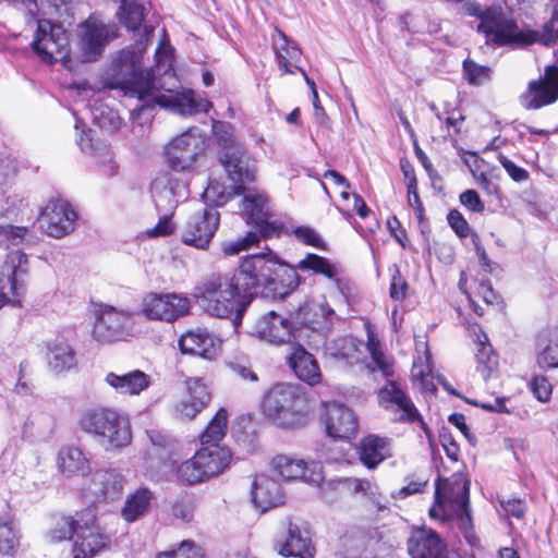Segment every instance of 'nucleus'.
Masks as SVG:
<instances>
[{
  "label": "nucleus",
  "instance_id": "22",
  "mask_svg": "<svg viewBox=\"0 0 558 558\" xmlns=\"http://www.w3.org/2000/svg\"><path fill=\"white\" fill-rule=\"evenodd\" d=\"M429 515L440 521L456 519L458 523L461 522L463 515H471L469 490H435Z\"/></svg>",
  "mask_w": 558,
  "mask_h": 558
},
{
  "label": "nucleus",
  "instance_id": "9",
  "mask_svg": "<svg viewBox=\"0 0 558 558\" xmlns=\"http://www.w3.org/2000/svg\"><path fill=\"white\" fill-rule=\"evenodd\" d=\"M33 51L46 63L70 61V38L60 23L48 19L37 21V29L32 41Z\"/></svg>",
  "mask_w": 558,
  "mask_h": 558
},
{
  "label": "nucleus",
  "instance_id": "26",
  "mask_svg": "<svg viewBox=\"0 0 558 558\" xmlns=\"http://www.w3.org/2000/svg\"><path fill=\"white\" fill-rule=\"evenodd\" d=\"M185 386L189 397L177 404L175 412L181 418L192 420L209 404L211 396L201 378H189Z\"/></svg>",
  "mask_w": 558,
  "mask_h": 558
},
{
  "label": "nucleus",
  "instance_id": "35",
  "mask_svg": "<svg viewBox=\"0 0 558 558\" xmlns=\"http://www.w3.org/2000/svg\"><path fill=\"white\" fill-rule=\"evenodd\" d=\"M83 517H85V510L77 511L74 515L60 514L52 517L48 537L56 543L74 539Z\"/></svg>",
  "mask_w": 558,
  "mask_h": 558
},
{
  "label": "nucleus",
  "instance_id": "55",
  "mask_svg": "<svg viewBox=\"0 0 558 558\" xmlns=\"http://www.w3.org/2000/svg\"><path fill=\"white\" fill-rule=\"evenodd\" d=\"M94 120L102 129L117 130L120 126V118L109 108H96L93 111Z\"/></svg>",
  "mask_w": 558,
  "mask_h": 558
},
{
  "label": "nucleus",
  "instance_id": "34",
  "mask_svg": "<svg viewBox=\"0 0 558 558\" xmlns=\"http://www.w3.org/2000/svg\"><path fill=\"white\" fill-rule=\"evenodd\" d=\"M359 453L361 462L374 469L390 456V446L385 438L368 436L361 441Z\"/></svg>",
  "mask_w": 558,
  "mask_h": 558
},
{
  "label": "nucleus",
  "instance_id": "8",
  "mask_svg": "<svg viewBox=\"0 0 558 558\" xmlns=\"http://www.w3.org/2000/svg\"><path fill=\"white\" fill-rule=\"evenodd\" d=\"M93 338L100 343L125 341L134 335L135 313L107 303H98L94 310Z\"/></svg>",
  "mask_w": 558,
  "mask_h": 558
},
{
  "label": "nucleus",
  "instance_id": "52",
  "mask_svg": "<svg viewBox=\"0 0 558 558\" xmlns=\"http://www.w3.org/2000/svg\"><path fill=\"white\" fill-rule=\"evenodd\" d=\"M28 232L26 227L0 226V246L9 248L21 244Z\"/></svg>",
  "mask_w": 558,
  "mask_h": 558
},
{
  "label": "nucleus",
  "instance_id": "39",
  "mask_svg": "<svg viewBox=\"0 0 558 558\" xmlns=\"http://www.w3.org/2000/svg\"><path fill=\"white\" fill-rule=\"evenodd\" d=\"M228 429V412L221 408L217 411L205 430L201 434V445L221 446L220 441L225 438Z\"/></svg>",
  "mask_w": 558,
  "mask_h": 558
},
{
  "label": "nucleus",
  "instance_id": "27",
  "mask_svg": "<svg viewBox=\"0 0 558 558\" xmlns=\"http://www.w3.org/2000/svg\"><path fill=\"white\" fill-rule=\"evenodd\" d=\"M379 403L389 409L395 405L396 410L400 412V421H421L420 414L411 401V399L403 392V390L393 380H389L378 392Z\"/></svg>",
  "mask_w": 558,
  "mask_h": 558
},
{
  "label": "nucleus",
  "instance_id": "20",
  "mask_svg": "<svg viewBox=\"0 0 558 558\" xmlns=\"http://www.w3.org/2000/svg\"><path fill=\"white\" fill-rule=\"evenodd\" d=\"M322 422L332 438H350L357 432V421L350 408L339 402L322 403Z\"/></svg>",
  "mask_w": 558,
  "mask_h": 558
},
{
  "label": "nucleus",
  "instance_id": "21",
  "mask_svg": "<svg viewBox=\"0 0 558 558\" xmlns=\"http://www.w3.org/2000/svg\"><path fill=\"white\" fill-rule=\"evenodd\" d=\"M558 99V66L548 65L544 75L529 83L527 90L521 96V104L526 109H538Z\"/></svg>",
  "mask_w": 558,
  "mask_h": 558
},
{
  "label": "nucleus",
  "instance_id": "17",
  "mask_svg": "<svg viewBox=\"0 0 558 558\" xmlns=\"http://www.w3.org/2000/svg\"><path fill=\"white\" fill-rule=\"evenodd\" d=\"M218 160L223 168L227 178L232 182L234 195L245 193V184L252 183L256 179V165L245 147L219 153Z\"/></svg>",
  "mask_w": 558,
  "mask_h": 558
},
{
  "label": "nucleus",
  "instance_id": "30",
  "mask_svg": "<svg viewBox=\"0 0 558 558\" xmlns=\"http://www.w3.org/2000/svg\"><path fill=\"white\" fill-rule=\"evenodd\" d=\"M105 383L120 395L137 396L150 385V377L143 371L134 369L124 374L110 372Z\"/></svg>",
  "mask_w": 558,
  "mask_h": 558
},
{
  "label": "nucleus",
  "instance_id": "18",
  "mask_svg": "<svg viewBox=\"0 0 558 558\" xmlns=\"http://www.w3.org/2000/svg\"><path fill=\"white\" fill-rule=\"evenodd\" d=\"M76 211L64 199L50 201L40 214L41 228L53 238L60 239L74 230Z\"/></svg>",
  "mask_w": 558,
  "mask_h": 558
},
{
  "label": "nucleus",
  "instance_id": "64",
  "mask_svg": "<svg viewBox=\"0 0 558 558\" xmlns=\"http://www.w3.org/2000/svg\"><path fill=\"white\" fill-rule=\"evenodd\" d=\"M501 508L512 517L521 519L525 512V504L521 499L499 497Z\"/></svg>",
  "mask_w": 558,
  "mask_h": 558
},
{
  "label": "nucleus",
  "instance_id": "56",
  "mask_svg": "<svg viewBox=\"0 0 558 558\" xmlns=\"http://www.w3.org/2000/svg\"><path fill=\"white\" fill-rule=\"evenodd\" d=\"M95 158L105 175L112 177L116 174L118 166L113 160L112 153L106 146L95 148Z\"/></svg>",
  "mask_w": 558,
  "mask_h": 558
},
{
  "label": "nucleus",
  "instance_id": "10",
  "mask_svg": "<svg viewBox=\"0 0 558 558\" xmlns=\"http://www.w3.org/2000/svg\"><path fill=\"white\" fill-rule=\"evenodd\" d=\"M470 13L481 19L477 31L485 35L486 41L506 45L521 40L517 25L504 12L501 7L482 9L478 4L470 7Z\"/></svg>",
  "mask_w": 558,
  "mask_h": 558
},
{
  "label": "nucleus",
  "instance_id": "54",
  "mask_svg": "<svg viewBox=\"0 0 558 558\" xmlns=\"http://www.w3.org/2000/svg\"><path fill=\"white\" fill-rule=\"evenodd\" d=\"M258 235L256 232H248L245 236L239 238L234 241H227L222 244V252L225 255H236L242 251L247 250L252 245L258 242Z\"/></svg>",
  "mask_w": 558,
  "mask_h": 558
},
{
  "label": "nucleus",
  "instance_id": "63",
  "mask_svg": "<svg viewBox=\"0 0 558 558\" xmlns=\"http://www.w3.org/2000/svg\"><path fill=\"white\" fill-rule=\"evenodd\" d=\"M497 158L512 180L517 182H522L529 178V172L525 169L514 165L505 155L499 154Z\"/></svg>",
  "mask_w": 558,
  "mask_h": 558
},
{
  "label": "nucleus",
  "instance_id": "2",
  "mask_svg": "<svg viewBox=\"0 0 558 558\" xmlns=\"http://www.w3.org/2000/svg\"><path fill=\"white\" fill-rule=\"evenodd\" d=\"M199 306L210 316L231 317L236 326L241 323L247 305V296L235 288L231 278L211 275L195 287Z\"/></svg>",
  "mask_w": 558,
  "mask_h": 558
},
{
  "label": "nucleus",
  "instance_id": "36",
  "mask_svg": "<svg viewBox=\"0 0 558 558\" xmlns=\"http://www.w3.org/2000/svg\"><path fill=\"white\" fill-rule=\"evenodd\" d=\"M274 281L276 291L269 293V298H283L294 291L300 284V277L296 269L280 262L276 255V267H274Z\"/></svg>",
  "mask_w": 558,
  "mask_h": 558
},
{
  "label": "nucleus",
  "instance_id": "16",
  "mask_svg": "<svg viewBox=\"0 0 558 558\" xmlns=\"http://www.w3.org/2000/svg\"><path fill=\"white\" fill-rule=\"evenodd\" d=\"M204 149L203 137L196 133V130L190 129L166 146L168 165L173 171L191 170Z\"/></svg>",
  "mask_w": 558,
  "mask_h": 558
},
{
  "label": "nucleus",
  "instance_id": "12",
  "mask_svg": "<svg viewBox=\"0 0 558 558\" xmlns=\"http://www.w3.org/2000/svg\"><path fill=\"white\" fill-rule=\"evenodd\" d=\"M81 521L72 545L73 556L75 558H94L108 550L111 545V536L97 524L95 509H85V517Z\"/></svg>",
  "mask_w": 558,
  "mask_h": 558
},
{
  "label": "nucleus",
  "instance_id": "6",
  "mask_svg": "<svg viewBox=\"0 0 558 558\" xmlns=\"http://www.w3.org/2000/svg\"><path fill=\"white\" fill-rule=\"evenodd\" d=\"M274 267H276L275 254L248 255L242 259L230 278L235 288L247 296V302L251 303L257 294L269 298V293L276 291Z\"/></svg>",
  "mask_w": 558,
  "mask_h": 558
},
{
  "label": "nucleus",
  "instance_id": "24",
  "mask_svg": "<svg viewBox=\"0 0 558 558\" xmlns=\"http://www.w3.org/2000/svg\"><path fill=\"white\" fill-rule=\"evenodd\" d=\"M275 548L283 557L314 558L315 548L308 531L291 520L287 523V537L277 541Z\"/></svg>",
  "mask_w": 558,
  "mask_h": 558
},
{
  "label": "nucleus",
  "instance_id": "49",
  "mask_svg": "<svg viewBox=\"0 0 558 558\" xmlns=\"http://www.w3.org/2000/svg\"><path fill=\"white\" fill-rule=\"evenodd\" d=\"M95 485H100L102 488H123L126 484L123 474L117 469L98 470L93 475Z\"/></svg>",
  "mask_w": 558,
  "mask_h": 558
},
{
  "label": "nucleus",
  "instance_id": "28",
  "mask_svg": "<svg viewBox=\"0 0 558 558\" xmlns=\"http://www.w3.org/2000/svg\"><path fill=\"white\" fill-rule=\"evenodd\" d=\"M183 353L199 355L213 360L219 351V341L206 330L187 331L179 339Z\"/></svg>",
  "mask_w": 558,
  "mask_h": 558
},
{
  "label": "nucleus",
  "instance_id": "38",
  "mask_svg": "<svg viewBox=\"0 0 558 558\" xmlns=\"http://www.w3.org/2000/svg\"><path fill=\"white\" fill-rule=\"evenodd\" d=\"M151 499L150 490H134L126 496L124 506L121 508V517L128 523L140 520L147 513Z\"/></svg>",
  "mask_w": 558,
  "mask_h": 558
},
{
  "label": "nucleus",
  "instance_id": "41",
  "mask_svg": "<svg viewBox=\"0 0 558 558\" xmlns=\"http://www.w3.org/2000/svg\"><path fill=\"white\" fill-rule=\"evenodd\" d=\"M179 480L186 485H197L211 478L205 465L194 454L191 459L182 462L177 470Z\"/></svg>",
  "mask_w": 558,
  "mask_h": 558
},
{
  "label": "nucleus",
  "instance_id": "13",
  "mask_svg": "<svg viewBox=\"0 0 558 558\" xmlns=\"http://www.w3.org/2000/svg\"><path fill=\"white\" fill-rule=\"evenodd\" d=\"M117 36L116 27L90 16L80 25L76 58L94 62L100 58L109 41Z\"/></svg>",
  "mask_w": 558,
  "mask_h": 558
},
{
  "label": "nucleus",
  "instance_id": "50",
  "mask_svg": "<svg viewBox=\"0 0 558 558\" xmlns=\"http://www.w3.org/2000/svg\"><path fill=\"white\" fill-rule=\"evenodd\" d=\"M490 72V68L477 64L471 59L463 61L464 77L472 85H482L489 81Z\"/></svg>",
  "mask_w": 558,
  "mask_h": 558
},
{
  "label": "nucleus",
  "instance_id": "43",
  "mask_svg": "<svg viewBox=\"0 0 558 558\" xmlns=\"http://www.w3.org/2000/svg\"><path fill=\"white\" fill-rule=\"evenodd\" d=\"M286 500L283 490H251V501L260 513L284 505Z\"/></svg>",
  "mask_w": 558,
  "mask_h": 558
},
{
  "label": "nucleus",
  "instance_id": "15",
  "mask_svg": "<svg viewBox=\"0 0 558 558\" xmlns=\"http://www.w3.org/2000/svg\"><path fill=\"white\" fill-rule=\"evenodd\" d=\"M27 274V256L22 251L9 253L0 272V298L4 302L20 304V299L25 292Z\"/></svg>",
  "mask_w": 558,
  "mask_h": 558
},
{
  "label": "nucleus",
  "instance_id": "59",
  "mask_svg": "<svg viewBox=\"0 0 558 558\" xmlns=\"http://www.w3.org/2000/svg\"><path fill=\"white\" fill-rule=\"evenodd\" d=\"M447 220L459 238H466L470 234V226L459 210H450Z\"/></svg>",
  "mask_w": 558,
  "mask_h": 558
},
{
  "label": "nucleus",
  "instance_id": "31",
  "mask_svg": "<svg viewBox=\"0 0 558 558\" xmlns=\"http://www.w3.org/2000/svg\"><path fill=\"white\" fill-rule=\"evenodd\" d=\"M59 472L66 476L86 475L90 468L83 450L75 446L62 447L57 457Z\"/></svg>",
  "mask_w": 558,
  "mask_h": 558
},
{
  "label": "nucleus",
  "instance_id": "4",
  "mask_svg": "<svg viewBox=\"0 0 558 558\" xmlns=\"http://www.w3.org/2000/svg\"><path fill=\"white\" fill-rule=\"evenodd\" d=\"M82 430L99 439L107 450L121 449L132 441L129 417L112 408H93L78 420Z\"/></svg>",
  "mask_w": 558,
  "mask_h": 558
},
{
  "label": "nucleus",
  "instance_id": "1",
  "mask_svg": "<svg viewBox=\"0 0 558 558\" xmlns=\"http://www.w3.org/2000/svg\"><path fill=\"white\" fill-rule=\"evenodd\" d=\"M155 58L156 68L145 70L142 51H119L107 71L108 86L183 116L207 112L211 107L209 101L195 100L192 90H179L180 83L172 69V47L168 41L159 44Z\"/></svg>",
  "mask_w": 558,
  "mask_h": 558
},
{
  "label": "nucleus",
  "instance_id": "5",
  "mask_svg": "<svg viewBox=\"0 0 558 558\" xmlns=\"http://www.w3.org/2000/svg\"><path fill=\"white\" fill-rule=\"evenodd\" d=\"M150 193L156 208L163 215L154 228L147 230V234L149 236L171 234L174 226L170 217L177 206L187 198V183L179 174L170 171L160 172L151 182Z\"/></svg>",
  "mask_w": 558,
  "mask_h": 558
},
{
  "label": "nucleus",
  "instance_id": "51",
  "mask_svg": "<svg viewBox=\"0 0 558 558\" xmlns=\"http://www.w3.org/2000/svg\"><path fill=\"white\" fill-rule=\"evenodd\" d=\"M366 347L372 356L373 363L375 364L373 369L377 368L385 377H390L392 375V367L386 362L385 354L380 349L378 339H376L375 336L369 335Z\"/></svg>",
  "mask_w": 558,
  "mask_h": 558
},
{
  "label": "nucleus",
  "instance_id": "3",
  "mask_svg": "<svg viewBox=\"0 0 558 558\" xmlns=\"http://www.w3.org/2000/svg\"><path fill=\"white\" fill-rule=\"evenodd\" d=\"M265 415L282 428H299L307 422L306 398L300 387L279 383L265 395Z\"/></svg>",
  "mask_w": 558,
  "mask_h": 558
},
{
  "label": "nucleus",
  "instance_id": "7",
  "mask_svg": "<svg viewBox=\"0 0 558 558\" xmlns=\"http://www.w3.org/2000/svg\"><path fill=\"white\" fill-rule=\"evenodd\" d=\"M291 317L296 325L298 340H304L313 349L320 348L327 333L339 320L324 298L305 301L291 312Z\"/></svg>",
  "mask_w": 558,
  "mask_h": 558
},
{
  "label": "nucleus",
  "instance_id": "33",
  "mask_svg": "<svg viewBox=\"0 0 558 558\" xmlns=\"http://www.w3.org/2000/svg\"><path fill=\"white\" fill-rule=\"evenodd\" d=\"M47 348L48 365L52 372L60 374L76 366L75 352L65 339L57 337Z\"/></svg>",
  "mask_w": 558,
  "mask_h": 558
},
{
  "label": "nucleus",
  "instance_id": "61",
  "mask_svg": "<svg viewBox=\"0 0 558 558\" xmlns=\"http://www.w3.org/2000/svg\"><path fill=\"white\" fill-rule=\"evenodd\" d=\"M230 371L243 380L256 381L257 375L252 371L247 360L230 361L228 363Z\"/></svg>",
  "mask_w": 558,
  "mask_h": 558
},
{
  "label": "nucleus",
  "instance_id": "29",
  "mask_svg": "<svg viewBox=\"0 0 558 558\" xmlns=\"http://www.w3.org/2000/svg\"><path fill=\"white\" fill-rule=\"evenodd\" d=\"M288 362L300 380L310 386H315L322 381L323 376L316 359L303 347L293 348Z\"/></svg>",
  "mask_w": 558,
  "mask_h": 558
},
{
  "label": "nucleus",
  "instance_id": "11",
  "mask_svg": "<svg viewBox=\"0 0 558 558\" xmlns=\"http://www.w3.org/2000/svg\"><path fill=\"white\" fill-rule=\"evenodd\" d=\"M272 476L284 483L304 484L319 487L324 483L323 466L317 462H306L290 456L279 454L270 462Z\"/></svg>",
  "mask_w": 558,
  "mask_h": 558
},
{
  "label": "nucleus",
  "instance_id": "62",
  "mask_svg": "<svg viewBox=\"0 0 558 558\" xmlns=\"http://www.w3.org/2000/svg\"><path fill=\"white\" fill-rule=\"evenodd\" d=\"M293 234L295 238L306 245H312L315 247H322L323 240L319 234L310 227H298L293 230Z\"/></svg>",
  "mask_w": 558,
  "mask_h": 558
},
{
  "label": "nucleus",
  "instance_id": "57",
  "mask_svg": "<svg viewBox=\"0 0 558 558\" xmlns=\"http://www.w3.org/2000/svg\"><path fill=\"white\" fill-rule=\"evenodd\" d=\"M533 396L541 402H547L551 396V385L545 376H534L530 383Z\"/></svg>",
  "mask_w": 558,
  "mask_h": 558
},
{
  "label": "nucleus",
  "instance_id": "14",
  "mask_svg": "<svg viewBox=\"0 0 558 558\" xmlns=\"http://www.w3.org/2000/svg\"><path fill=\"white\" fill-rule=\"evenodd\" d=\"M190 300L181 293L149 292L142 300V314L150 320L173 323L189 314Z\"/></svg>",
  "mask_w": 558,
  "mask_h": 558
},
{
  "label": "nucleus",
  "instance_id": "40",
  "mask_svg": "<svg viewBox=\"0 0 558 558\" xmlns=\"http://www.w3.org/2000/svg\"><path fill=\"white\" fill-rule=\"evenodd\" d=\"M242 205L247 223L262 221L265 216L270 214L267 198L257 192L248 191L245 193Z\"/></svg>",
  "mask_w": 558,
  "mask_h": 558
},
{
  "label": "nucleus",
  "instance_id": "60",
  "mask_svg": "<svg viewBox=\"0 0 558 558\" xmlns=\"http://www.w3.org/2000/svg\"><path fill=\"white\" fill-rule=\"evenodd\" d=\"M173 515L189 521L193 513V500L187 494H183L172 506Z\"/></svg>",
  "mask_w": 558,
  "mask_h": 558
},
{
  "label": "nucleus",
  "instance_id": "23",
  "mask_svg": "<svg viewBox=\"0 0 558 558\" xmlns=\"http://www.w3.org/2000/svg\"><path fill=\"white\" fill-rule=\"evenodd\" d=\"M295 327L291 314L284 318L270 311L255 323L254 333L260 340L279 345L289 342L292 337L298 339Z\"/></svg>",
  "mask_w": 558,
  "mask_h": 558
},
{
  "label": "nucleus",
  "instance_id": "32",
  "mask_svg": "<svg viewBox=\"0 0 558 558\" xmlns=\"http://www.w3.org/2000/svg\"><path fill=\"white\" fill-rule=\"evenodd\" d=\"M194 454L205 465L211 478L229 468L232 459V453L226 446L201 445V448Z\"/></svg>",
  "mask_w": 558,
  "mask_h": 558
},
{
  "label": "nucleus",
  "instance_id": "58",
  "mask_svg": "<svg viewBox=\"0 0 558 558\" xmlns=\"http://www.w3.org/2000/svg\"><path fill=\"white\" fill-rule=\"evenodd\" d=\"M270 218L271 215L268 214L264 219H262V221H255L253 223L258 230L260 236L265 239L278 236L283 229V225L281 222L271 220Z\"/></svg>",
  "mask_w": 558,
  "mask_h": 558
},
{
  "label": "nucleus",
  "instance_id": "53",
  "mask_svg": "<svg viewBox=\"0 0 558 558\" xmlns=\"http://www.w3.org/2000/svg\"><path fill=\"white\" fill-rule=\"evenodd\" d=\"M157 558H204V555L195 543L183 541L177 549L161 553Z\"/></svg>",
  "mask_w": 558,
  "mask_h": 558
},
{
  "label": "nucleus",
  "instance_id": "19",
  "mask_svg": "<svg viewBox=\"0 0 558 558\" xmlns=\"http://www.w3.org/2000/svg\"><path fill=\"white\" fill-rule=\"evenodd\" d=\"M219 220V213L214 208H205L202 213L194 214L182 233L183 243L206 248L218 229Z\"/></svg>",
  "mask_w": 558,
  "mask_h": 558
},
{
  "label": "nucleus",
  "instance_id": "48",
  "mask_svg": "<svg viewBox=\"0 0 558 558\" xmlns=\"http://www.w3.org/2000/svg\"><path fill=\"white\" fill-rule=\"evenodd\" d=\"M539 352L537 355V363L542 368H557L558 367V339H548L547 343L543 345V340H538Z\"/></svg>",
  "mask_w": 558,
  "mask_h": 558
},
{
  "label": "nucleus",
  "instance_id": "42",
  "mask_svg": "<svg viewBox=\"0 0 558 558\" xmlns=\"http://www.w3.org/2000/svg\"><path fill=\"white\" fill-rule=\"evenodd\" d=\"M476 362V371L487 380L496 369L498 362L486 335H483V340L478 339Z\"/></svg>",
  "mask_w": 558,
  "mask_h": 558
},
{
  "label": "nucleus",
  "instance_id": "46",
  "mask_svg": "<svg viewBox=\"0 0 558 558\" xmlns=\"http://www.w3.org/2000/svg\"><path fill=\"white\" fill-rule=\"evenodd\" d=\"M213 132L218 145L221 147L219 153H228L238 148L245 147L234 135L233 126L225 122H215Z\"/></svg>",
  "mask_w": 558,
  "mask_h": 558
},
{
  "label": "nucleus",
  "instance_id": "44",
  "mask_svg": "<svg viewBox=\"0 0 558 558\" xmlns=\"http://www.w3.org/2000/svg\"><path fill=\"white\" fill-rule=\"evenodd\" d=\"M19 545L20 535L15 523L9 519H0V553L11 556Z\"/></svg>",
  "mask_w": 558,
  "mask_h": 558
},
{
  "label": "nucleus",
  "instance_id": "47",
  "mask_svg": "<svg viewBox=\"0 0 558 558\" xmlns=\"http://www.w3.org/2000/svg\"><path fill=\"white\" fill-rule=\"evenodd\" d=\"M121 9V22L126 26V28L133 32L140 29L145 17L144 5L137 2H123Z\"/></svg>",
  "mask_w": 558,
  "mask_h": 558
},
{
  "label": "nucleus",
  "instance_id": "37",
  "mask_svg": "<svg viewBox=\"0 0 558 558\" xmlns=\"http://www.w3.org/2000/svg\"><path fill=\"white\" fill-rule=\"evenodd\" d=\"M320 347H324L325 354L337 361L349 363L359 361L357 342L352 337H338L331 340L324 339Z\"/></svg>",
  "mask_w": 558,
  "mask_h": 558
},
{
  "label": "nucleus",
  "instance_id": "45",
  "mask_svg": "<svg viewBox=\"0 0 558 558\" xmlns=\"http://www.w3.org/2000/svg\"><path fill=\"white\" fill-rule=\"evenodd\" d=\"M301 270H312L316 274L324 275L328 279H336L339 275L338 268L330 264L325 257L316 254H307L298 264Z\"/></svg>",
  "mask_w": 558,
  "mask_h": 558
},
{
  "label": "nucleus",
  "instance_id": "25",
  "mask_svg": "<svg viewBox=\"0 0 558 558\" xmlns=\"http://www.w3.org/2000/svg\"><path fill=\"white\" fill-rule=\"evenodd\" d=\"M412 558H448L447 544L433 530H415L408 541Z\"/></svg>",
  "mask_w": 558,
  "mask_h": 558
}]
</instances>
